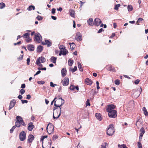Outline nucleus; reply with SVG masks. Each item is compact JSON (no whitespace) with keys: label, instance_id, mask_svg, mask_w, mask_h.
<instances>
[{"label":"nucleus","instance_id":"52","mask_svg":"<svg viewBox=\"0 0 148 148\" xmlns=\"http://www.w3.org/2000/svg\"><path fill=\"white\" fill-rule=\"evenodd\" d=\"M58 138V136L56 135H54L53 137V140H55Z\"/></svg>","mask_w":148,"mask_h":148},{"label":"nucleus","instance_id":"4","mask_svg":"<svg viewBox=\"0 0 148 148\" xmlns=\"http://www.w3.org/2000/svg\"><path fill=\"white\" fill-rule=\"evenodd\" d=\"M142 90L141 87L140 88V89H137L135 91L133 94L132 95V96L136 98H137L139 96Z\"/></svg>","mask_w":148,"mask_h":148},{"label":"nucleus","instance_id":"38","mask_svg":"<svg viewBox=\"0 0 148 148\" xmlns=\"http://www.w3.org/2000/svg\"><path fill=\"white\" fill-rule=\"evenodd\" d=\"M144 19L140 18H139L138 20L136 22V24L137 25H139V24L140 23L141 21H143Z\"/></svg>","mask_w":148,"mask_h":148},{"label":"nucleus","instance_id":"20","mask_svg":"<svg viewBox=\"0 0 148 148\" xmlns=\"http://www.w3.org/2000/svg\"><path fill=\"white\" fill-rule=\"evenodd\" d=\"M87 22L88 24L90 26H92L94 25L93 19L92 18H90L88 19L87 21Z\"/></svg>","mask_w":148,"mask_h":148},{"label":"nucleus","instance_id":"26","mask_svg":"<svg viewBox=\"0 0 148 148\" xmlns=\"http://www.w3.org/2000/svg\"><path fill=\"white\" fill-rule=\"evenodd\" d=\"M57 58L54 56H52L50 58L51 62L53 63H55L56 62Z\"/></svg>","mask_w":148,"mask_h":148},{"label":"nucleus","instance_id":"51","mask_svg":"<svg viewBox=\"0 0 148 148\" xmlns=\"http://www.w3.org/2000/svg\"><path fill=\"white\" fill-rule=\"evenodd\" d=\"M65 48V47H64L62 45H60L59 47V49H60V51L62 50H63Z\"/></svg>","mask_w":148,"mask_h":148},{"label":"nucleus","instance_id":"34","mask_svg":"<svg viewBox=\"0 0 148 148\" xmlns=\"http://www.w3.org/2000/svg\"><path fill=\"white\" fill-rule=\"evenodd\" d=\"M69 44L70 45L71 49H73L75 48V45L74 43H69Z\"/></svg>","mask_w":148,"mask_h":148},{"label":"nucleus","instance_id":"15","mask_svg":"<svg viewBox=\"0 0 148 148\" xmlns=\"http://www.w3.org/2000/svg\"><path fill=\"white\" fill-rule=\"evenodd\" d=\"M92 83V80L88 78L86 79L85 80V83L87 85H90Z\"/></svg>","mask_w":148,"mask_h":148},{"label":"nucleus","instance_id":"45","mask_svg":"<svg viewBox=\"0 0 148 148\" xmlns=\"http://www.w3.org/2000/svg\"><path fill=\"white\" fill-rule=\"evenodd\" d=\"M37 83L40 84H43L45 83V81H38L37 82Z\"/></svg>","mask_w":148,"mask_h":148},{"label":"nucleus","instance_id":"62","mask_svg":"<svg viewBox=\"0 0 148 148\" xmlns=\"http://www.w3.org/2000/svg\"><path fill=\"white\" fill-rule=\"evenodd\" d=\"M20 124H21L22 125L24 126H26V124L25 123V122L23 121V120L20 123Z\"/></svg>","mask_w":148,"mask_h":148},{"label":"nucleus","instance_id":"16","mask_svg":"<svg viewBox=\"0 0 148 148\" xmlns=\"http://www.w3.org/2000/svg\"><path fill=\"white\" fill-rule=\"evenodd\" d=\"M27 49L30 51H34V47L32 45L29 44L27 46Z\"/></svg>","mask_w":148,"mask_h":148},{"label":"nucleus","instance_id":"9","mask_svg":"<svg viewBox=\"0 0 148 148\" xmlns=\"http://www.w3.org/2000/svg\"><path fill=\"white\" fill-rule=\"evenodd\" d=\"M115 107V106L111 104L108 105L106 109L107 112H112L113 110H114Z\"/></svg>","mask_w":148,"mask_h":148},{"label":"nucleus","instance_id":"17","mask_svg":"<svg viewBox=\"0 0 148 148\" xmlns=\"http://www.w3.org/2000/svg\"><path fill=\"white\" fill-rule=\"evenodd\" d=\"M34 127V125L33 124V123L32 122L30 123L29 124V125L28 127V129L29 131L32 130L33 128Z\"/></svg>","mask_w":148,"mask_h":148},{"label":"nucleus","instance_id":"35","mask_svg":"<svg viewBox=\"0 0 148 148\" xmlns=\"http://www.w3.org/2000/svg\"><path fill=\"white\" fill-rule=\"evenodd\" d=\"M68 65L70 66H72V64L73 63V60H72L71 59H69L68 61Z\"/></svg>","mask_w":148,"mask_h":148},{"label":"nucleus","instance_id":"13","mask_svg":"<svg viewBox=\"0 0 148 148\" xmlns=\"http://www.w3.org/2000/svg\"><path fill=\"white\" fill-rule=\"evenodd\" d=\"M16 103V101L14 99H13L11 101L10 103V106L9 108V110H10L13 108L15 106Z\"/></svg>","mask_w":148,"mask_h":148},{"label":"nucleus","instance_id":"54","mask_svg":"<svg viewBox=\"0 0 148 148\" xmlns=\"http://www.w3.org/2000/svg\"><path fill=\"white\" fill-rule=\"evenodd\" d=\"M25 92V90L23 89H21L20 90V93L21 95H23V94Z\"/></svg>","mask_w":148,"mask_h":148},{"label":"nucleus","instance_id":"42","mask_svg":"<svg viewBox=\"0 0 148 148\" xmlns=\"http://www.w3.org/2000/svg\"><path fill=\"white\" fill-rule=\"evenodd\" d=\"M137 145L138 148H142V145L140 142L137 143Z\"/></svg>","mask_w":148,"mask_h":148},{"label":"nucleus","instance_id":"25","mask_svg":"<svg viewBox=\"0 0 148 148\" xmlns=\"http://www.w3.org/2000/svg\"><path fill=\"white\" fill-rule=\"evenodd\" d=\"M16 118L17 120L16 121L20 123L23 120V119L22 117L19 116H16Z\"/></svg>","mask_w":148,"mask_h":148},{"label":"nucleus","instance_id":"60","mask_svg":"<svg viewBox=\"0 0 148 148\" xmlns=\"http://www.w3.org/2000/svg\"><path fill=\"white\" fill-rule=\"evenodd\" d=\"M139 82L140 80H138V79H137L135 81L134 83L135 84H139Z\"/></svg>","mask_w":148,"mask_h":148},{"label":"nucleus","instance_id":"61","mask_svg":"<svg viewBox=\"0 0 148 148\" xmlns=\"http://www.w3.org/2000/svg\"><path fill=\"white\" fill-rule=\"evenodd\" d=\"M41 71L40 70H39L36 73L34 74V76H36L37 75L41 73Z\"/></svg>","mask_w":148,"mask_h":148},{"label":"nucleus","instance_id":"50","mask_svg":"<svg viewBox=\"0 0 148 148\" xmlns=\"http://www.w3.org/2000/svg\"><path fill=\"white\" fill-rule=\"evenodd\" d=\"M23 55L19 56V57L17 58L18 60H22L23 58Z\"/></svg>","mask_w":148,"mask_h":148},{"label":"nucleus","instance_id":"18","mask_svg":"<svg viewBox=\"0 0 148 148\" xmlns=\"http://www.w3.org/2000/svg\"><path fill=\"white\" fill-rule=\"evenodd\" d=\"M107 70L109 71H112L115 72V70L114 68L112 67V66L109 65L107 67Z\"/></svg>","mask_w":148,"mask_h":148},{"label":"nucleus","instance_id":"56","mask_svg":"<svg viewBox=\"0 0 148 148\" xmlns=\"http://www.w3.org/2000/svg\"><path fill=\"white\" fill-rule=\"evenodd\" d=\"M56 9L55 8H53L52 9L51 13L53 14H54L55 13Z\"/></svg>","mask_w":148,"mask_h":148},{"label":"nucleus","instance_id":"63","mask_svg":"<svg viewBox=\"0 0 148 148\" xmlns=\"http://www.w3.org/2000/svg\"><path fill=\"white\" fill-rule=\"evenodd\" d=\"M25 87V84H22L21 86V88H24Z\"/></svg>","mask_w":148,"mask_h":148},{"label":"nucleus","instance_id":"33","mask_svg":"<svg viewBox=\"0 0 148 148\" xmlns=\"http://www.w3.org/2000/svg\"><path fill=\"white\" fill-rule=\"evenodd\" d=\"M140 135H143L145 133V131L143 127H142L140 130Z\"/></svg>","mask_w":148,"mask_h":148},{"label":"nucleus","instance_id":"44","mask_svg":"<svg viewBox=\"0 0 148 148\" xmlns=\"http://www.w3.org/2000/svg\"><path fill=\"white\" fill-rule=\"evenodd\" d=\"M75 86L71 85L69 87L70 89L72 90H74L75 89Z\"/></svg>","mask_w":148,"mask_h":148},{"label":"nucleus","instance_id":"12","mask_svg":"<svg viewBox=\"0 0 148 148\" xmlns=\"http://www.w3.org/2000/svg\"><path fill=\"white\" fill-rule=\"evenodd\" d=\"M101 23V21L100 19L99 18H96L94 20L93 24L96 26H98Z\"/></svg>","mask_w":148,"mask_h":148},{"label":"nucleus","instance_id":"19","mask_svg":"<svg viewBox=\"0 0 148 148\" xmlns=\"http://www.w3.org/2000/svg\"><path fill=\"white\" fill-rule=\"evenodd\" d=\"M61 72L62 76L63 77L65 76L66 74V70L65 68H63L61 70Z\"/></svg>","mask_w":148,"mask_h":148},{"label":"nucleus","instance_id":"47","mask_svg":"<svg viewBox=\"0 0 148 148\" xmlns=\"http://www.w3.org/2000/svg\"><path fill=\"white\" fill-rule=\"evenodd\" d=\"M115 84L117 85H118L120 84V82L119 80L116 79L115 81Z\"/></svg>","mask_w":148,"mask_h":148},{"label":"nucleus","instance_id":"49","mask_svg":"<svg viewBox=\"0 0 148 148\" xmlns=\"http://www.w3.org/2000/svg\"><path fill=\"white\" fill-rule=\"evenodd\" d=\"M26 39V41L27 42H31L32 40V39L30 37H28Z\"/></svg>","mask_w":148,"mask_h":148},{"label":"nucleus","instance_id":"24","mask_svg":"<svg viewBox=\"0 0 148 148\" xmlns=\"http://www.w3.org/2000/svg\"><path fill=\"white\" fill-rule=\"evenodd\" d=\"M95 116L99 121H101L102 119V118L101 117V114L99 113H96L95 114Z\"/></svg>","mask_w":148,"mask_h":148},{"label":"nucleus","instance_id":"46","mask_svg":"<svg viewBox=\"0 0 148 148\" xmlns=\"http://www.w3.org/2000/svg\"><path fill=\"white\" fill-rule=\"evenodd\" d=\"M41 63H40V62H36V64H37L38 66L42 67L43 66V65L41 64Z\"/></svg>","mask_w":148,"mask_h":148},{"label":"nucleus","instance_id":"30","mask_svg":"<svg viewBox=\"0 0 148 148\" xmlns=\"http://www.w3.org/2000/svg\"><path fill=\"white\" fill-rule=\"evenodd\" d=\"M32 8L33 10H34L35 9V7L34 5H29L28 8H27V10L29 11H31L32 10Z\"/></svg>","mask_w":148,"mask_h":148},{"label":"nucleus","instance_id":"22","mask_svg":"<svg viewBox=\"0 0 148 148\" xmlns=\"http://www.w3.org/2000/svg\"><path fill=\"white\" fill-rule=\"evenodd\" d=\"M45 42H46V45H47V47H50L51 45L52 42L50 40L47 39H45Z\"/></svg>","mask_w":148,"mask_h":148},{"label":"nucleus","instance_id":"40","mask_svg":"<svg viewBox=\"0 0 148 148\" xmlns=\"http://www.w3.org/2000/svg\"><path fill=\"white\" fill-rule=\"evenodd\" d=\"M77 70V66H74V68H73L72 69H71V70L70 69V71H71L72 73H73V72H75V71H76Z\"/></svg>","mask_w":148,"mask_h":148},{"label":"nucleus","instance_id":"43","mask_svg":"<svg viewBox=\"0 0 148 148\" xmlns=\"http://www.w3.org/2000/svg\"><path fill=\"white\" fill-rule=\"evenodd\" d=\"M36 18L39 21H41L42 20L43 18L41 16L38 15L36 17Z\"/></svg>","mask_w":148,"mask_h":148},{"label":"nucleus","instance_id":"29","mask_svg":"<svg viewBox=\"0 0 148 148\" xmlns=\"http://www.w3.org/2000/svg\"><path fill=\"white\" fill-rule=\"evenodd\" d=\"M61 51L62 53V55L64 56L66 55L68 53V51L66 49H64L63 50H62Z\"/></svg>","mask_w":148,"mask_h":148},{"label":"nucleus","instance_id":"39","mask_svg":"<svg viewBox=\"0 0 148 148\" xmlns=\"http://www.w3.org/2000/svg\"><path fill=\"white\" fill-rule=\"evenodd\" d=\"M5 4L4 3H0V8L1 9L5 7Z\"/></svg>","mask_w":148,"mask_h":148},{"label":"nucleus","instance_id":"5","mask_svg":"<svg viewBox=\"0 0 148 148\" xmlns=\"http://www.w3.org/2000/svg\"><path fill=\"white\" fill-rule=\"evenodd\" d=\"M26 134L24 131H22L19 135V139L21 141H23L25 140L26 137Z\"/></svg>","mask_w":148,"mask_h":148},{"label":"nucleus","instance_id":"28","mask_svg":"<svg viewBox=\"0 0 148 148\" xmlns=\"http://www.w3.org/2000/svg\"><path fill=\"white\" fill-rule=\"evenodd\" d=\"M143 110L144 111V114L146 116H148V112L145 107H144L143 108Z\"/></svg>","mask_w":148,"mask_h":148},{"label":"nucleus","instance_id":"36","mask_svg":"<svg viewBox=\"0 0 148 148\" xmlns=\"http://www.w3.org/2000/svg\"><path fill=\"white\" fill-rule=\"evenodd\" d=\"M118 146V147L120 148H127V147L124 144L121 145L119 144Z\"/></svg>","mask_w":148,"mask_h":148},{"label":"nucleus","instance_id":"55","mask_svg":"<svg viewBox=\"0 0 148 148\" xmlns=\"http://www.w3.org/2000/svg\"><path fill=\"white\" fill-rule=\"evenodd\" d=\"M57 85L55 84H53L52 82H51L50 83V86H51L52 87H54L55 86H56Z\"/></svg>","mask_w":148,"mask_h":148},{"label":"nucleus","instance_id":"27","mask_svg":"<svg viewBox=\"0 0 148 148\" xmlns=\"http://www.w3.org/2000/svg\"><path fill=\"white\" fill-rule=\"evenodd\" d=\"M77 64H78V66L79 70L80 71H83V69L82 67V65L81 64V63L80 62H78L77 63Z\"/></svg>","mask_w":148,"mask_h":148},{"label":"nucleus","instance_id":"10","mask_svg":"<svg viewBox=\"0 0 148 148\" xmlns=\"http://www.w3.org/2000/svg\"><path fill=\"white\" fill-rule=\"evenodd\" d=\"M82 36L81 33L78 32L76 34L75 39L78 41H80L82 39Z\"/></svg>","mask_w":148,"mask_h":148},{"label":"nucleus","instance_id":"64","mask_svg":"<svg viewBox=\"0 0 148 148\" xmlns=\"http://www.w3.org/2000/svg\"><path fill=\"white\" fill-rule=\"evenodd\" d=\"M115 35V34L114 33H113L112 35L110 36V38H112L114 37Z\"/></svg>","mask_w":148,"mask_h":148},{"label":"nucleus","instance_id":"53","mask_svg":"<svg viewBox=\"0 0 148 148\" xmlns=\"http://www.w3.org/2000/svg\"><path fill=\"white\" fill-rule=\"evenodd\" d=\"M86 106H90V103L89 102V99H87V101H86Z\"/></svg>","mask_w":148,"mask_h":148},{"label":"nucleus","instance_id":"59","mask_svg":"<svg viewBox=\"0 0 148 148\" xmlns=\"http://www.w3.org/2000/svg\"><path fill=\"white\" fill-rule=\"evenodd\" d=\"M21 41H20L18 42H17V43H14V45H19L20 44H21Z\"/></svg>","mask_w":148,"mask_h":148},{"label":"nucleus","instance_id":"57","mask_svg":"<svg viewBox=\"0 0 148 148\" xmlns=\"http://www.w3.org/2000/svg\"><path fill=\"white\" fill-rule=\"evenodd\" d=\"M22 103L23 104L24 103H27L28 102V101L27 100H21Z\"/></svg>","mask_w":148,"mask_h":148},{"label":"nucleus","instance_id":"58","mask_svg":"<svg viewBox=\"0 0 148 148\" xmlns=\"http://www.w3.org/2000/svg\"><path fill=\"white\" fill-rule=\"evenodd\" d=\"M30 61V58H28L27 60V65H29V64Z\"/></svg>","mask_w":148,"mask_h":148},{"label":"nucleus","instance_id":"6","mask_svg":"<svg viewBox=\"0 0 148 148\" xmlns=\"http://www.w3.org/2000/svg\"><path fill=\"white\" fill-rule=\"evenodd\" d=\"M48 128V131L47 132L49 134H51L52 132L54 131V126L51 123H49L47 127V130Z\"/></svg>","mask_w":148,"mask_h":148},{"label":"nucleus","instance_id":"1","mask_svg":"<svg viewBox=\"0 0 148 148\" xmlns=\"http://www.w3.org/2000/svg\"><path fill=\"white\" fill-rule=\"evenodd\" d=\"M57 102H61V104L59 105L54 103L55 107L53 109V118L55 119H57L60 116L61 114V109L60 107L64 104V100L62 97H60L57 100Z\"/></svg>","mask_w":148,"mask_h":148},{"label":"nucleus","instance_id":"14","mask_svg":"<svg viewBox=\"0 0 148 148\" xmlns=\"http://www.w3.org/2000/svg\"><path fill=\"white\" fill-rule=\"evenodd\" d=\"M34 137L32 134H29L28 137V141L29 143H31L34 139Z\"/></svg>","mask_w":148,"mask_h":148},{"label":"nucleus","instance_id":"21","mask_svg":"<svg viewBox=\"0 0 148 148\" xmlns=\"http://www.w3.org/2000/svg\"><path fill=\"white\" fill-rule=\"evenodd\" d=\"M43 47L41 45L38 46L37 49V52L38 53L41 52L43 50Z\"/></svg>","mask_w":148,"mask_h":148},{"label":"nucleus","instance_id":"31","mask_svg":"<svg viewBox=\"0 0 148 148\" xmlns=\"http://www.w3.org/2000/svg\"><path fill=\"white\" fill-rule=\"evenodd\" d=\"M107 146V143L106 142L104 143L101 145V148H106V147Z\"/></svg>","mask_w":148,"mask_h":148},{"label":"nucleus","instance_id":"48","mask_svg":"<svg viewBox=\"0 0 148 148\" xmlns=\"http://www.w3.org/2000/svg\"><path fill=\"white\" fill-rule=\"evenodd\" d=\"M15 128H16V127H15V126H14V125L13 126V127H12V128L10 130V133H12L13 132L14 130V129Z\"/></svg>","mask_w":148,"mask_h":148},{"label":"nucleus","instance_id":"32","mask_svg":"<svg viewBox=\"0 0 148 148\" xmlns=\"http://www.w3.org/2000/svg\"><path fill=\"white\" fill-rule=\"evenodd\" d=\"M127 10L128 11L130 12L132 10L133 8L132 6L130 5H129L127 6Z\"/></svg>","mask_w":148,"mask_h":148},{"label":"nucleus","instance_id":"41","mask_svg":"<svg viewBox=\"0 0 148 148\" xmlns=\"http://www.w3.org/2000/svg\"><path fill=\"white\" fill-rule=\"evenodd\" d=\"M15 125H14L15 127H19L20 126V123L16 121L15 123Z\"/></svg>","mask_w":148,"mask_h":148},{"label":"nucleus","instance_id":"3","mask_svg":"<svg viewBox=\"0 0 148 148\" xmlns=\"http://www.w3.org/2000/svg\"><path fill=\"white\" fill-rule=\"evenodd\" d=\"M34 39L35 41L40 43L42 40V37L40 33H36L34 37Z\"/></svg>","mask_w":148,"mask_h":148},{"label":"nucleus","instance_id":"2","mask_svg":"<svg viewBox=\"0 0 148 148\" xmlns=\"http://www.w3.org/2000/svg\"><path fill=\"white\" fill-rule=\"evenodd\" d=\"M114 132L115 131L113 124H110L107 130V134L109 136H111L113 135Z\"/></svg>","mask_w":148,"mask_h":148},{"label":"nucleus","instance_id":"23","mask_svg":"<svg viewBox=\"0 0 148 148\" xmlns=\"http://www.w3.org/2000/svg\"><path fill=\"white\" fill-rule=\"evenodd\" d=\"M69 13L70 16L73 17H74L75 16V12L73 10L71 9L69 10Z\"/></svg>","mask_w":148,"mask_h":148},{"label":"nucleus","instance_id":"8","mask_svg":"<svg viewBox=\"0 0 148 148\" xmlns=\"http://www.w3.org/2000/svg\"><path fill=\"white\" fill-rule=\"evenodd\" d=\"M61 83L63 86H67L69 83V78L67 77H65L64 79L61 81Z\"/></svg>","mask_w":148,"mask_h":148},{"label":"nucleus","instance_id":"7","mask_svg":"<svg viewBox=\"0 0 148 148\" xmlns=\"http://www.w3.org/2000/svg\"><path fill=\"white\" fill-rule=\"evenodd\" d=\"M108 115L109 117L111 118H115L117 116V111L116 110H113L112 112H110L108 113Z\"/></svg>","mask_w":148,"mask_h":148},{"label":"nucleus","instance_id":"11","mask_svg":"<svg viewBox=\"0 0 148 148\" xmlns=\"http://www.w3.org/2000/svg\"><path fill=\"white\" fill-rule=\"evenodd\" d=\"M46 60V59L44 57L41 56L37 59L36 62L43 63L45 62Z\"/></svg>","mask_w":148,"mask_h":148},{"label":"nucleus","instance_id":"37","mask_svg":"<svg viewBox=\"0 0 148 148\" xmlns=\"http://www.w3.org/2000/svg\"><path fill=\"white\" fill-rule=\"evenodd\" d=\"M29 33H26L23 34L22 36L24 38H27L29 37Z\"/></svg>","mask_w":148,"mask_h":148}]
</instances>
